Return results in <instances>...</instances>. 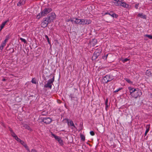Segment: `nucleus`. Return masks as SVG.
<instances>
[{"label":"nucleus","instance_id":"nucleus-1","mask_svg":"<svg viewBox=\"0 0 152 152\" xmlns=\"http://www.w3.org/2000/svg\"><path fill=\"white\" fill-rule=\"evenodd\" d=\"M52 11V9L51 7H45L39 13L37 16V18L38 19L41 18L45 16L48 13H50Z\"/></svg>","mask_w":152,"mask_h":152},{"label":"nucleus","instance_id":"nucleus-2","mask_svg":"<svg viewBox=\"0 0 152 152\" xmlns=\"http://www.w3.org/2000/svg\"><path fill=\"white\" fill-rule=\"evenodd\" d=\"M142 94V92L138 88H136L134 92L132 95V96L134 98L140 97Z\"/></svg>","mask_w":152,"mask_h":152},{"label":"nucleus","instance_id":"nucleus-3","mask_svg":"<svg viewBox=\"0 0 152 152\" xmlns=\"http://www.w3.org/2000/svg\"><path fill=\"white\" fill-rule=\"evenodd\" d=\"M56 17V15L55 13H51L48 15L46 18L48 20L50 23L51 22L53 21L55 18Z\"/></svg>","mask_w":152,"mask_h":152},{"label":"nucleus","instance_id":"nucleus-4","mask_svg":"<svg viewBox=\"0 0 152 152\" xmlns=\"http://www.w3.org/2000/svg\"><path fill=\"white\" fill-rule=\"evenodd\" d=\"M91 23L90 20L82 19L80 20L79 25L88 24Z\"/></svg>","mask_w":152,"mask_h":152},{"label":"nucleus","instance_id":"nucleus-5","mask_svg":"<svg viewBox=\"0 0 152 152\" xmlns=\"http://www.w3.org/2000/svg\"><path fill=\"white\" fill-rule=\"evenodd\" d=\"M113 80L109 75H107L103 78V81L105 83H107Z\"/></svg>","mask_w":152,"mask_h":152},{"label":"nucleus","instance_id":"nucleus-6","mask_svg":"<svg viewBox=\"0 0 152 152\" xmlns=\"http://www.w3.org/2000/svg\"><path fill=\"white\" fill-rule=\"evenodd\" d=\"M42 121L46 124H49L52 122V120L49 117L43 118Z\"/></svg>","mask_w":152,"mask_h":152},{"label":"nucleus","instance_id":"nucleus-7","mask_svg":"<svg viewBox=\"0 0 152 152\" xmlns=\"http://www.w3.org/2000/svg\"><path fill=\"white\" fill-rule=\"evenodd\" d=\"M44 19H45V20L43 22H42L41 25L42 27L44 28L47 26L48 24L50 23L48 20L46 18H44Z\"/></svg>","mask_w":152,"mask_h":152},{"label":"nucleus","instance_id":"nucleus-8","mask_svg":"<svg viewBox=\"0 0 152 152\" xmlns=\"http://www.w3.org/2000/svg\"><path fill=\"white\" fill-rule=\"evenodd\" d=\"M115 6H120L126 8H128L129 7V5L128 4L126 3L125 2H122L121 1L119 2L118 4H115Z\"/></svg>","mask_w":152,"mask_h":152},{"label":"nucleus","instance_id":"nucleus-9","mask_svg":"<svg viewBox=\"0 0 152 152\" xmlns=\"http://www.w3.org/2000/svg\"><path fill=\"white\" fill-rule=\"evenodd\" d=\"M99 55V52H94L92 57V60H95Z\"/></svg>","mask_w":152,"mask_h":152},{"label":"nucleus","instance_id":"nucleus-10","mask_svg":"<svg viewBox=\"0 0 152 152\" xmlns=\"http://www.w3.org/2000/svg\"><path fill=\"white\" fill-rule=\"evenodd\" d=\"M128 89L129 91L130 94L131 96L134 93V91H136V88H134L131 87H128Z\"/></svg>","mask_w":152,"mask_h":152},{"label":"nucleus","instance_id":"nucleus-11","mask_svg":"<svg viewBox=\"0 0 152 152\" xmlns=\"http://www.w3.org/2000/svg\"><path fill=\"white\" fill-rule=\"evenodd\" d=\"M8 128L10 132L11 135L12 137L14 138L15 137L17 136L10 127H9Z\"/></svg>","mask_w":152,"mask_h":152},{"label":"nucleus","instance_id":"nucleus-12","mask_svg":"<svg viewBox=\"0 0 152 152\" xmlns=\"http://www.w3.org/2000/svg\"><path fill=\"white\" fill-rule=\"evenodd\" d=\"M80 19L78 18L75 19V20H71V21L72 23H76L79 25Z\"/></svg>","mask_w":152,"mask_h":152},{"label":"nucleus","instance_id":"nucleus-13","mask_svg":"<svg viewBox=\"0 0 152 152\" xmlns=\"http://www.w3.org/2000/svg\"><path fill=\"white\" fill-rule=\"evenodd\" d=\"M25 3V1L24 0H20L17 4V6H20L23 5Z\"/></svg>","mask_w":152,"mask_h":152},{"label":"nucleus","instance_id":"nucleus-14","mask_svg":"<svg viewBox=\"0 0 152 152\" xmlns=\"http://www.w3.org/2000/svg\"><path fill=\"white\" fill-rule=\"evenodd\" d=\"M20 143L26 149V150H27L29 152H30V150L28 148V146L23 141V142L22 143V142H21Z\"/></svg>","mask_w":152,"mask_h":152},{"label":"nucleus","instance_id":"nucleus-15","mask_svg":"<svg viewBox=\"0 0 152 152\" xmlns=\"http://www.w3.org/2000/svg\"><path fill=\"white\" fill-rule=\"evenodd\" d=\"M6 45V43L3 42L1 44L0 46V52H2V50L4 47Z\"/></svg>","mask_w":152,"mask_h":152},{"label":"nucleus","instance_id":"nucleus-16","mask_svg":"<svg viewBox=\"0 0 152 152\" xmlns=\"http://www.w3.org/2000/svg\"><path fill=\"white\" fill-rule=\"evenodd\" d=\"M146 129L145 133V136H146V135L147 133L148 132V131H149V129L150 128V125L149 124L147 125L146 126Z\"/></svg>","mask_w":152,"mask_h":152},{"label":"nucleus","instance_id":"nucleus-17","mask_svg":"<svg viewBox=\"0 0 152 152\" xmlns=\"http://www.w3.org/2000/svg\"><path fill=\"white\" fill-rule=\"evenodd\" d=\"M91 43L93 46H94L97 44L96 39H92L91 42Z\"/></svg>","mask_w":152,"mask_h":152},{"label":"nucleus","instance_id":"nucleus-18","mask_svg":"<svg viewBox=\"0 0 152 152\" xmlns=\"http://www.w3.org/2000/svg\"><path fill=\"white\" fill-rule=\"evenodd\" d=\"M52 85L47 82V83L45 84L44 86V88H49L50 89L52 88Z\"/></svg>","mask_w":152,"mask_h":152},{"label":"nucleus","instance_id":"nucleus-19","mask_svg":"<svg viewBox=\"0 0 152 152\" xmlns=\"http://www.w3.org/2000/svg\"><path fill=\"white\" fill-rule=\"evenodd\" d=\"M7 22V21L2 23L1 25L0 26V32L1 31L2 29L3 28Z\"/></svg>","mask_w":152,"mask_h":152},{"label":"nucleus","instance_id":"nucleus-20","mask_svg":"<svg viewBox=\"0 0 152 152\" xmlns=\"http://www.w3.org/2000/svg\"><path fill=\"white\" fill-rule=\"evenodd\" d=\"M138 16L144 19H145L146 18V16L145 15L143 14L142 13H139L138 15Z\"/></svg>","mask_w":152,"mask_h":152},{"label":"nucleus","instance_id":"nucleus-21","mask_svg":"<svg viewBox=\"0 0 152 152\" xmlns=\"http://www.w3.org/2000/svg\"><path fill=\"white\" fill-rule=\"evenodd\" d=\"M54 81V76H53L52 79L48 80V83L51 84H52L53 83V82Z\"/></svg>","mask_w":152,"mask_h":152},{"label":"nucleus","instance_id":"nucleus-22","mask_svg":"<svg viewBox=\"0 0 152 152\" xmlns=\"http://www.w3.org/2000/svg\"><path fill=\"white\" fill-rule=\"evenodd\" d=\"M146 74L148 76H152L151 71L149 70H147L146 71Z\"/></svg>","mask_w":152,"mask_h":152},{"label":"nucleus","instance_id":"nucleus-23","mask_svg":"<svg viewBox=\"0 0 152 152\" xmlns=\"http://www.w3.org/2000/svg\"><path fill=\"white\" fill-rule=\"evenodd\" d=\"M125 80L129 83L130 84H132L133 82L131 81L129 79L127 78H125Z\"/></svg>","mask_w":152,"mask_h":152},{"label":"nucleus","instance_id":"nucleus-24","mask_svg":"<svg viewBox=\"0 0 152 152\" xmlns=\"http://www.w3.org/2000/svg\"><path fill=\"white\" fill-rule=\"evenodd\" d=\"M10 38V36L9 35H7L5 37V39L3 41V42L6 43L7 42L8 40V39Z\"/></svg>","mask_w":152,"mask_h":152},{"label":"nucleus","instance_id":"nucleus-25","mask_svg":"<svg viewBox=\"0 0 152 152\" xmlns=\"http://www.w3.org/2000/svg\"><path fill=\"white\" fill-rule=\"evenodd\" d=\"M68 123H69L70 125L71 126H73L75 128H76V127L74 125V124L72 121H70L69 122H68Z\"/></svg>","mask_w":152,"mask_h":152},{"label":"nucleus","instance_id":"nucleus-26","mask_svg":"<svg viewBox=\"0 0 152 152\" xmlns=\"http://www.w3.org/2000/svg\"><path fill=\"white\" fill-rule=\"evenodd\" d=\"M24 127L26 129H28L29 130L31 131L32 130V129L29 126H28V125H27V124L25 125V126H24Z\"/></svg>","mask_w":152,"mask_h":152},{"label":"nucleus","instance_id":"nucleus-27","mask_svg":"<svg viewBox=\"0 0 152 152\" xmlns=\"http://www.w3.org/2000/svg\"><path fill=\"white\" fill-rule=\"evenodd\" d=\"M81 140L83 141H84L85 140V136L83 134H81L80 135Z\"/></svg>","mask_w":152,"mask_h":152},{"label":"nucleus","instance_id":"nucleus-28","mask_svg":"<svg viewBox=\"0 0 152 152\" xmlns=\"http://www.w3.org/2000/svg\"><path fill=\"white\" fill-rule=\"evenodd\" d=\"M58 143L61 145H62L63 144V141L61 139L60 137L57 140Z\"/></svg>","mask_w":152,"mask_h":152},{"label":"nucleus","instance_id":"nucleus-29","mask_svg":"<svg viewBox=\"0 0 152 152\" xmlns=\"http://www.w3.org/2000/svg\"><path fill=\"white\" fill-rule=\"evenodd\" d=\"M113 12H110V13H109L108 12H106L105 13V14L109 15H110L111 17H113Z\"/></svg>","mask_w":152,"mask_h":152},{"label":"nucleus","instance_id":"nucleus-30","mask_svg":"<svg viewBox=\"0 0 152 152\" xmlns=\"http://www.w3.org/2000/svg\"><path fill=\"white\" fill-rule=\"evenodd\" d=\"M31 82L35 84H36L37 83V82L36 81V80L35 78H33Z\"/></svg>","mask_w":152,"mask_h":152},{"label":"nucleus","instance_id":"nucleus-31","mask_svg":"<svg viewBox=\"0 0 152 152\" xmlns=\"http://www.w3.org/2000/svg\"><path fill=\"white\" fill-rule=\"evenodd\" d=\"M95 52H99V55H100L101 53L102 52V50L100 48H98Z\"/></svg>","mask_w":152,"mask_h":152},{"label":"nucleus","instance_id":"nucleus-32","mask_svg":"<svg viewBox=\"0 0 152 152\" xmlns=\"http://www.w3.org/2000/svg\"><path fill=\"white\" fill-rule=\"evenodd\" d=\"M144 36L145 37H148L150 39H152V36L151 35L146 34Z\"/></svg>","mask_w":152,"mask_h":152},{"label":"nucleus","instance_id":"nucleus-33","mask_svg":"<svg viewBox=\"0 0 152 152\" xmlns=\"http://www.w3.org/2000/svg\"><path fill=\"white\" fill-rule=\"evenodd\" d=\"M20 39L23 42H24V43H26L27 42L26 39L22 38H20Z\"/></svg>","mask_w":152,"mask_h":152},{"label":"nucleus","instance_id":"nucleus-34","mask_svg":"<svg viewBox=\"0 0 152 152\" xmlns=\"http://www.w3.org/2000/svg\"><path fill=\"white\" fill-rule=\"evenodd\" d=\"M45 37L46 39H47L48 42V43L49 44H50V42L49 40V38L48 37V36L47 35H45Z\"/></svg>","mask_w":152,"mask_h":152},{"label":"nucleus","instance_id":"nucleus-35","mask_svg":"<svg viewBox=\"0 0 152 152\" xmlns=\"http://www.w3.org/2000/svg\"><path fill=\"white\" fill-rule=\"evenodd\" d=\"M122 89V88H118L116 89V90H115V91H114V93L117 92H118V91L121 90Z\"/></svg>","mask_w":152,"mask_h":152},{"label":"nucleus","instance_id":"nucleus-36","mask_svg":"<svg viewBox=\"0 0 152 152\" xmlns=\"http://www.w3.org/2000/svg\"><path fill=\"white\" fill-rule=\"evenodd\" d=\"M129 59H128L127 58H125L123 60H122V61L124 63L125 62H126L127 61H129Z\"/></svg>","mask_w":152,"mask_h":152},{"label":"nucleus","instance_id":"nucleus-37","mask_svg":"<svg viewBox=\"0 0 152 152\" xmlns=\"http://www.w3.org/2000/svg\"><path fill=\"white\" fill-rule=\"evenodd\" d=\"M113 18H117L118 17V15L115 14L113 13V17H112Z\"/></svg>","mask_w":152,"mask_h":152},{"label":"nucleus","instance_id":"nucleus-38","mask_svg":"<svg viewBox=\"0 0 152 152\" xmlns=\"http://www.w3.org/2000/svg\"><path fill=\"white\" fill-rule=\"evenodd\" d=\"M114 0V1H116V2H115L114 3L115 5V4H117H117V3H118V4L119 2L120 1H119V0Z\"/></svg>","mask_w":152,"mask_h":152},{"label":"nucleus","instance_id":"nucleus-39","mask_svg":"<svg viewBox=\"0 0 152 152\" xmlns=\"http://www.w3.org/2000/svg\"><path fill=\"white\" fill-rule=\"evenodd\" d=\"M90 134L92 136H94L95 135V133H94V131H91L90 132Z\"/></svg>","mask_w":152,"mask_h":152},{"label":"nucleus","instance_id":"nucleus-40","mask_svg":"<svg viewBox=\"0 0 152 152\" xmlns=\"http://www.w3.org/2000/svg\"><path fill=\"white\" fill-rule=\"evenodd\" d=\"M47 114V113L45 111H43L42 112V115H45Z\"/></svg>","mask_w":152,"mask_h":152},{"label":"nucleus","instance_id":"nucleus-41","mask_svg":"<svg viewBox=\"0 0 152 152\" xmlns=\"http://www.w3.org/2000/svg\"><path fill=\"white\" fill-rule=\"evenodd\" d=\"M17 141L18 142H20V143H21V142H22V143L23 142V140H21L20 138H18V140H17Z\"/></svg>","mask_w":152,"mask_h":152},{"label":"nucleus","instance_id":"nucleus-42","mask_svg":"<svg viewBox=\"0 0 152 152\" xmlns=\"http://www.w3.org/2000/svg\"><path fill=\"white\" fill-rule=\"evenodd\" d=\"M139 5V4H136L135 5V7L136 8V9H137L138 8V6Z\"/></svg>","mask_w":152,"mask_h":152},{"label":"nucleus","instance_id":"nucleus-43","mask_svg":"<svg viewBox=\"0 0 152 152\" xmlns=\"http://www.w3.org/2000/svg\"><path fill=\"white\" fill-rule=\"evenodd\" d=\"M108 55V54H107L106 55H105V56H103V58L104 59L105 58V59H106L107 58Z\"/></svg>","mask_w":152,"mask_h":152},{"label":"nucleus","instance_id":"nucleus-44","mask_svg":"<svg viewBox=\"0 0 152 152\" xmlns=\"http://www.w3.org/2000/svg\"><path fill=\"white\" fill-rule=\"evenodd\" d=\"M31 152H37L34 149H33L31 150Z\"/></svg>","mask_w":152,"mask_h":152},{"label":"nucleus","instance_id":"nucleus-45","mask_svg":"<svg viewBox=\"0 0 152 152\" xmlns=\"http://www.w3.org/2000/svg\"><path fill=\"white\" fill-rule=\"evenodd\" d=\"M108 102V98H107L106 99L105 102V104H107Z\"/></svg>","mask_w":152,"mask_h":152},{"label":"nucleus","instance_id":"nucleus-46","mask_svg":"<svg viewBox=\"0 0 152 152\" xmlns=\"http://www.w3.org/2000/svg\"><path fill=\"white\" fill-rule=\"evenodd\" d=\"M52 135L53 136L54 138H56L57 136L55 134H52Z\"/></svg>","mask_w":152,"mask_h":152},{"label":"nucleus","instance_id":"nucleus-47","mask_svg":"<svg viewBox=\"0 0 152 152\" xmlns=\"http://www.w3.org/2000/svg\"><path fill=\"white\" fill-rule=\"evenodd\" d=\"M60 137H59L58 136H57L56 137V138H55V139L56 140H57Z\"/></svg>","mask_w":152,"mask_h":152},{"label":"nucleus","instance_id":"nucleus-48","mask_svg":"<svg viewBox=\"0 0 152 152\" xmlns=\"http://www.w3.org/2000/svg\"><path fill=\"white\" fill-rule=\"evenodd\" d=\"M15 140H16L17 141L18 140V139L19 138L18 136H15V137L14 138Z\"/></svg>","mask_w":152,"mask_h":152},{"label":"nucleus","instance_id":"nucleus-49","mask_svg":"<svg viewBox=\"0 0 152 152\" xmlns=\"http://www.w3.org/2000/svg\"><path fill=\"white\" fill-rule=\"evenodd\" d=\"M15 140H16L17 141L18 140V139L19 138L18 136H15V137L14 138Z\"/></svg>","mask_w":152,"mask_h":152},{"label":"nucleus","instance_id":"nucleus-50","mask_svg":"<svg viewBox=\"0 0 152 152\" xmlns=\"http://www.w3.org/2000/svg\"><path fill=\"white\" fill-rule=\"evenodd\" d=\"M2 80L3 81H5L6 80V79L5 78H4Z\"/></svg>","mask_w":152,"mask_h":152},{"label":"nucleus","instance_id":"nucleus-51","mask_svg":"<svg viewBox=\"0 0 152 152\" xmlns=\"http://www.w3.org/2000/svg\"><path fill=\"white\" fill-rule=\"evenodd\" d=\"M106 105V108H107L108 107V104H105Z\"/></svg>","mask_w":152,"mask_h":152},{"label":"nucleus","instance_id":"nucleus-52","mask_svg":"<svg viewBox=\"0 0 152 152\" xmlns=\"http://www.w3.org/2000/svg\"><path fill=\"white\" fill-rule=\"evenodd\" d=\"M12 53H13L14 52V49L13 48H12Z\"/></svg>","mask_w":152,"mask_h":152},{"label":"nucleus","instance_id":"nucleus-53","mask_svg":"<svg viewBox=\"0 0 152 152\" xmlns=\"http://www.w3.org/2000/svg\"><path fill=\"white\" fill-rule=\"evenodd\" d=\"M150 95H151V98H152V94H151Z\"/></svg>","mask_w":152,"mask_h":152},{"label":"nucleus","instance_id":"nucleus-54","mask_svg":"<svg viewBox=\"0 0 152 152\" xmlns=\"http://www.w3.org/2000/svg\"><path fill=\"white\" fill-rule=\"evenodd\" d=\"M70 21H71V20H67V22H69Z\"/></svg>","mask_w":152,"mask_h":152},{"label":"nucleus","instance_id":"nucleus-55","mask_svg":"<svg viewBox=\"0 0 152 152\" xmlns=\"http://www.w3.org/2000/svg\"><path fill=\"white\" fill-rule=\"evenodd\" d=\"M151 1H152V0H150Z\"/></svg>","mask_w":152,"mask_h":152}]
</instances>
